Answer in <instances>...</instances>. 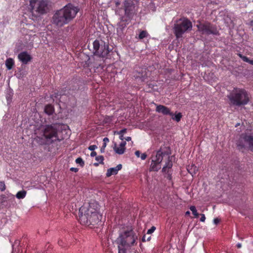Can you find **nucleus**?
<instances>
[{
    "label": "nucleus",
    "mask_w": 253,
    "mask_h": 253,
    "mask_svg": "<svg viewBox=\"0 0 253 253\" xmlns=\"http://www.w3.org/2000/svg\"><path fill=\"white\" fill-rule=\"evenodd\" d=\"M213 221L215 224H217L219 222V219L217 218H216L213 219Z\"/></svg>",
    "instance_id": "72a5a7b5"
},
{
    "label": "nucleus",
    "mask_w": 253,
    "mask_h": 253,
    "mask_svg": "<svg viewBox=\"0 0 253 253\" xmlns=\"http://www.w3.org/2000/svg\"><path fill=\"white\" fill-rule=\"evenodd\" d=\"M102 215L98 212V206L96 203L83 205L79 211V221L82 224L95 225L101 222Z\"/></svg>",
    "instance_id": "f257e3e1"
},
{
    "label": "nucleus",
    "mask_w": 253,
    "mask_h": 253,
    "mask_svg": "<svg viewBox=\"0 0 253 253\" xmlns=\"http://www.w3.org/2000/svg\"><path fill=\"white\" fill-rule=\"evenodd\" d=\"M96 153L95 152H92L90 154V156L91 157H94L95 156H96Z\"/></svg>",
    "instance_id": "58836bf2"
},
{
    "label": "nucleus",
    "mask_w": 253,
    "mask_h": 253,
    "mask_svg": "<svg viewBox=\"0 0 253 253\" xmlns=\"http://www.w3.org/2000/svg\"><path fill=\"white\" fill-rule=\"evenodd\" d=\"M169 116L171 117V119L172 120H175L177 122H179L182 118V114L181 113H178L174 114L172 112V115Z\"/></svg>",
    "instance_id": "aec40b11"
},
{
    "label": "nucleus",
    "mask_w": 253,
    "mask_h": 253,
    "mask_svg": "<svg viewBox=\"0 0 253 253\" xmlns=\"http://www.w3.org/2000/svg\"><path fill=\"white\" fill-rule=\"evenodd\" d=\"M126 145V141H122L119 145H117L116 143H115L114 146L113 147L114 150L117 154L122 155L124 154L125 151Z\"/></svg>",
    "instance_id": "ddd939ff"
},
{
    "label": "nucleus",
    "mask_w": 253,
    "mask_h": 253,
    "mask_svg": "<svg viewBox=\"0 0 253 253\" xmlns=\"http://www.w3.org/2000/svg\"><path fill=\"white\" fill-rule=\"evenodd\" d=\"M116 13L117 14H120V10H117V11H116Z\"/></svg>",
    "instance_id": "49530a36"
},
{
    "label": "nucleus",
    "mask_w": 253,
    "mask_h": 253,
    "mask_svg": "<svg viewBox=\"0 0 253 253\" xmlns=\"http://www.w3.org/2000/svg\"><path fill=\"white\" fill-rule=\"evenodd\" d=\"M18 58L22 63L26 64L31 61L32 57L27 52L23 51L18 54Z\"/></svg>",
    "instance_id": "f8f14e48"
},
{
    "label": "nucleus",
    "mask_w": 253,
    "mask_h": 253,
    "mask_svg": "<svg viewBox=\"0 0 253 253\" xmlns=\"http://www.w3.org/2000/svg\"><path fill=\"white\" fill-rule=\"evenodd\" d=\"M52 20L53 23L58 26H62L68 23L61 9L56 12L53 16Z\"/></svg>",
    "instance_id": "9b49d317"
},
{
    "label": "nucleus",
    "mask_w": 253,
    "mask_h": 253,
    "mask_svg": "<svg viewBox=\"0 0 253 253\" xmlns=\"http://www.w3.org/2000/svg\"><path fill=\"white\" fill-rule=\"evenodd\" d=\"M192 28V24L190 21L187 19H180L175 24L173 29L174 34L177 38L182 37L187 30Z\"/></svg>",
    "instance_id": "0eeeda50"
},
{
    "label": "nucleus",
    "mask_w": 253,
    "mask_h": 253,
    "mask_svg": "<svg viewBox=\"0 0 253 253\" xmlns=\"http://www.w3.org/2000/svg\"><path fill=\"white\" fill-rule=\"evenodd\" d=\"M47 0H31L30 6L34 14H42L46 12Z\"/></svg>",
    "instance_id": "6e6552de"
},
{
    "label": "nucleus",
    "mask_w": 253,
    "mask_h": 253,
    "mask_svg": "<svg viewBox=\"0 0 253 253\" xmlns=\"http://www.w3.org/2000/svg\"><path fill=\"white\" fill-rule=\"evenodd\" d=\"M140 157L141 160H144L146 158L147 155L145 153H143L141 155Z\"/></svg>",
    "instance_id": "2f4dec72"
},
{
    "label": "nucleus",
    "mask_w": 253,
    "mask_h": 253,
    "mask_svg": "<svg viewBox=\"0 0 253 253\" xmlns=\"http://www.w3.org/2000/svg\"><path fill=\"white\" fill-rule=\"evenodd\" d=\"M198 30L203 34H209L211 33V25L209 24H200L198 26Z\"/></svg>",
    "instance_id": "2eb2a0df"
},
{
    "label": "nucleus",
    "mask_w": 253,
    "mask_h": 253,
    "mask_svg": "<svg viewBox=\"0 0 253 253\" xmlns=\"http://www.w3.org/2000/svg\"><path fill=\"white\" fill-rule=\"evenodd\" d=\"M239 56L243 59L245 62H248L250 61V59L248 57L242 55L241 54H239Z\"/></svg>",
    "instance_id": "bb28decb"
},
{
    "label": "nucleus",
    "mask_w": 253,
    "mask_h": 253,
    "mask_svg": "<svg viewBox=\"0 0 253 253\" xmlns=\"http://www.w3.org/2000/svg\"><path fill=\"white\" fill-rule=\"evenodd\" d=\"M248 63H250L252 65H253V60H250L248 62Z\"/></svg>",
    "instance_id": "c03bdc74"
},
{
    "label": "nucleus",
    "mask_w": 253,
    "mask_h": 253,
    "mask_svg": "<svg viewBox=\"0 0 253 253\" xmlns=\"http://www.w3.org/2000/svg\"><path fill=\"white\" fill-rule=\"evenodd\" d=\"M97 148V146L95 145H90L88 147V149L90 151H93Z\"/></svg>",
    "instance_id": "c756f323"
},
{
    "label": "nucleus",
    "mask_w": 253,
    "mask_h": 253,
    "mask_svg": "<svg viewBox=\"0 0 253 253\" xmlns=\"http://www.w3.org/2000/svg\"><path fill=\"white\" fill-rule=\"evenodd\" d=\"M228 97L231 103L237 106L246 105L249 101L247 92L243 89H234Z\"/></svg>",
    "instance_id": "39448f33"
},
{
    "label": "nucleus",
    "mask_w": 253,
    "mask_h": 253,
    "mask_svg": "<svg viewBox=\"0 0 253 253\" xmlns=\"http://www.w3.org/2000/svg\"><path fill=\"white\" fill-rule=\"evenodd\" d=\"M96 160L99 163H102L104 160V158L102 156H99L96 157Z\"/></svg>",
    "instance_id": "c85d7f7f"
},
{
    "label": "nucleus",
    "mask_w": 253,
    "mask_h": 253,
    "mask_svg": "<svg viewBox=\"0 0 253 253\" xmlns=\"http://www.w3.org/2000/svg\"><path fill=\"white\" fill-rule=\"evenodd\" d=\"M125 16L121 17V21L118 24V27L117 29V34L121 36L123 34V29L126 25V22L130 19L134 9V5L126 1L125 3Z\"/></svg>",
    "instance_id": "423d86ee"
},
{
    "label": "nucleus",
    "mask_w": 253,
    "mask_h": 253,
    "mask_svg": "<svg viewBox=\"0 0 253 253\" xmlns=\"http://www.w3.org/2000/svg\"><path fill=\"white\" fill-rule=\"evenodd\" d=\"M201 217L200 218V221L201 222H205V220H206V217H205V214H201Z\"/></svg>",
    "instance_id": "7c9ffc66"
},
{
    "label": "nucleus",
    "mask_w": 253,
    "mask_h": 253,
    "mask_svg": "<svg viewBox=\"0 0 253 253\" xmlns=\"http://www.w3.org/2000/svg\"><path fill=\"white\" fill-rule=\"evenodd\" d=\"M135 154L137 157H139L140 156V152L139 151H135Z\"/></svg>",
    "instance_id": "c9c22d12"
},
{
    "label": "nucleus",
    "mask_w": 253,
    "mask_h": 253,
    "mask_svg": "<svg viewBox=\"0 0 253 253\" xmlns=\"http://www.w3.org/2000/svg\"><path fill=\"white\" fill-rule=\"evenodd\" d=\"M237 247L238 248H241V247H242V245H241V243H238V244H237Z\"/></svg>",
    "instance_id": "37998d69"
},
{
    "label": "nucleus",
    "mask_w": 253,
    "mask_h": 253,
    "mask_svg": "<svg viewBox=\"0 0 253 253\" xmlns=\"http://www.w3.org/2000/svg\"><path fill=\"white\" fill-rule=\"evenodd\" d=\"M44 112L48 115H51L54 112L53 107L51 105H46L44 108Z\"/></svg>",
    "instance_id": "6ab92c4d"
},
{
    "label": "nucleus",
    "mask_w": 253,
    "mask_h": 253,
    "mask_svg": "<svg viewBox=\"0 0 253 253\" xmlns=\"http://www.w3.org/2000/svg\"><path fill=\"white\" fill-rule=\"evenodd\" d=\"M156 111L158 113H162L164 115H172V112L170 111V110L169 108L162 105H157Z\"/></svg>",
    "instance_id": "4468645a"
},
{
    "label": "nucleus",
    "mask_w": 253,
    "mask_h": 253,
    "mask_svg": "<svg viewBox=\"0 0 253 253\" xmlns=\"http://www.w3.org/2000/svg\"><path fill=\"white\" fill-rule=\"evenodd\" d=\"M190 210H191V211L192 212V213L196 217H197L199 216V213L197 212V211L195 206H191L190 207Z\"/></svg>",
    "instance_id": "5701e85b"
},
{
    "label": "nucleus",
    "mask_w": 253,
    "mask_h": 253,
    "mask_svg": "<svg viewBox=\"0 0 253 253\" xmlns=\"http://www.w3.org/2000/svg\"><path fill=\"white\" fill-rule=\"evenodd\" d=\"M191 167H192V168H191V169H192V168H193L194 171H195V170H197V168H196V166H191Z\"/></svg>",
    "instance_id": "79ce46f5"
},
{
    "label": "nucleus",
    "mask_w": 253,
    "mask_h": 253,
    "mask_svg": "<svg viewBox=\"0 0 253 253\" xmlns=\"http://www.w3.org/2000/svg\"><path fill=\"white\" fill-rule=\"evenodd\" d=\"M138 236L131 229L121 233L116 240L119 253H125V250L137 244Z\"/></svg>",
    "instance_id": "f03ea898"
},
{
    "label": "nucleus",
    "mask_w": 253,
    "mask_h": 253,
    "mask_svg": "<svg viewBox=\"0 0 253 253\" xmlns=\"http://www.w3.org/2000/svg\"><path fill=\"white\" fill-rule=\"evenodd\" d=\"M119 135H120V136H119L120 139L122 140H123L124 139V134H119Z\"/></svg>",
    "instance_id": "4c0bfd02"
},
{
    "label": "nucleus",
    "mask_w": 253,
    "mask_h": 253,
    "mask_svg": "<svg viewBox=\"0 0 253 253\" xmlns=\"http://www.w3.org/2000/svg\"><path fill=\"white\" fill-rule=\"evenodd\" d=\"M185 214L186 215H189L190 214V211H186V213H185Z\"/></svg>",
    "instance_id": "a18cd8bd"
},
{
    "label": "nucleus",
    "mask_w": 253,
    "mask_h": 253,
    "mask_svg": "<svg viewBox=\"0 0 253 253\" xmlns=\"http://www.w3.org/2000/svg\"><path fill=\"white\" fill-rule=\"evenodd\" d=\"M14 64V60L11 58L7 59L5 61V65L8 70L11 69Z\"/></svg>",
    "instance_id": "a211bd4d"
},
{
    "label": "nucleus",
    "mask_w": 253,
    "mask_h": 253,
    "mask_svg": "<svg viewBox=\"0 0 253 253\" xmlns=\"http://www.w3.org/2000/svg\"><path fill=\"white\" fill-rule=\"evenodd\" d=\"M244 140L249 145V147L251 150H253V132L247 134L244 137Z\"/></svg>",
    "instance_id": "f3484780"
},
{
    "label": "nucleus",
    "mask_w": 253,
    "mask_h": 253,
    "mask_svg": "<svg viewBox=\"0 0 253 253\" xmlns=\"http://www.w3.org/2000/svg\"><path fill=\"white\" fill-rule=\"evenodd\" d=\"M103 141L104 143L107 144V143H108L109 140V139L107 137H105V138H103Z\"/></svg>",
    "instance_id": "f704fd0d"
},
{
    "label": "nucleus",
    "mask_w": 253,
    "mask_h": 253,
    "mask_svg": "<svg viewBox=\"0 0 253 253\" xmlns=\"http://www.w3.org/2000/svg\"><path fill=\"white\" fill-rule=\"evenodd\" d=\"M149 36L148 33L145 31H142L140 32L139 36L138 38L139 39H143L144 38H146Z\"/></svg>",
    "instance_id": "4be33fe9"
},
{
    "label": "nucleus",
    "mask_w": 253,
    "mask_h": 253,
    "mask_svg": "<svg viewBox=\"0 0 253 253\" xmlns=\"http://www.w3.org/2000/svg\"><path fill=\"white\" fill-rule=\"evenodd\" d=\"M125 139L127 141H131V138L130 137H127L125 138Z\"/></svg>",
    "instance_id": "ea45409f"
},
{
    "label": "nucleus",
    "mask_w": 253,
    "mask_h": 253,
    "mask_svg": "<svg viewBox=\"0 0 253 253\" xmlns=\"http://www.w3.org/2000/svg\"><path fill=\"white\" fill-rule=\"evenodd\" d=\"M126 130H127V129L125 128V129H122V130H120L119 131H115L114 132V133L115 134H124L125 133H126Z\"/></svg>",
    "instance_id": "a878e982"
},
{
    "label": "nucleus",
    "mask_w": 253,
    "mask_h": 253,
    "mask_svg": "<svg viewBox=\"0 0 253 253\" xmlns=\"http://www.w3.org/2000/svg\"><path fill=\"white\" fill-rule=\"evenodd\" d=\"M94 54L99 57H104L109 53L107 45H100L98 41H95L93 43Z\"/></svg>",
    "instance_id": "9d476101"
},
{
    "label": "nucleus",
    "mask_w": 253,
    "mask_h": 253,
    "mask_svg": "<svg viewBox=\"0 0 253 253\" xmlns=\"http://www.w3.org/2000/svg\"><path fill=\"white\" fill-rule=\"evenodd\" d=\"M26 194L25 190H21L17 193L16 197L18 199H22L26 197Z\"/></svg>",
    "instance_id": "412c9836"
},
{
    "label": "nucleus",
    "mask_w": 253,
    "mask_h": 253,
    "mask_svg": "<svg viewBox=\"0 0 253 253\" xmlns=\"http://www.w3.org/2000/svg\"><path fill=\"white\" fill-rule=\"evenodd\" d=\"M76 162L77 164H79L81 166H83L84 165V162L83 159L81 158H78L76 160Z\"/></svg>",
    "instance_id": "b1692460"
},
{
    "label": "nucleus",
    "mask_w": 253,
    "mask_h": 253,
    "mask_svg": "<svg viewBox=\"0 0 253 253\" xmlns=\"http://www.w3.org/2000/svg\"><path fill=\"white\" fill-rule=\"evenodd\" d=\"M35 139L41 144H43L45 140H53L57 137V130L54 126L47 125L41 126L35 130Z\"/></svg>",
    "instance_id": "20e7f679"
},
{
    "label": "nucleus",
    "mask_w": 253,
    "mask_h": 253,
    "mask_svg": "<svg viewBox=\"0 0 253 253\" xmlns=\"http://www.w3.org/2000/svg\"><path fill=\"white\" fill-rule=\"evenodd\" d=\"M5 189V185L3 181H0V190L4 191Z\"/></svg>",
    "instance_id": "393cba45"
},
{
    "label": "nucleus",
    "mask_w": 253,
    "mask_h": 253,
    "mask_svg": "<svg viewBox=\"0 0 253 253\" xmlns=\"http://www.w3.org/2000/svg\"><path fill=\"white\" fill-rule=\"evenodd\" d=\"M151 239V237L149 236L148 237L147 239L146 240V235H144L142 238V241H149Z\"/></svg>",
    "instance_id": "473e14b6"
},
{
    "label": "nucleus",
    "mask_w": 253,
    "mask_h": 253,
    "mask_svg": "<svg viewBox=\"0 0 253 253\" xmlns=\"http://www.w3.org/2000/svg\"><path fill=\"white\" fill-rule=\"evenodd\" d=\"M164 158L168 159V161L163 168V171L167 172L168 170L172 166V157L168 156L165 152L162 149L156 152L155 156L152 157V162L150 165V170L152 171H158L161 168V163Z\"/></svg>",
    "instance_id": "7ed1b4c3"
},
{
    "label": "nucleus",
    "mask_w": 253,
    "mask_h": 253,
    "mask_svg": "<svg viewBox=\"0 0 253 253\" xmlns=\"http://www.w3.org/2000/svg\"><path fill=\"white\" fill-rule=\"evenodd\" d=\"M61 10L68 22L75 17L79 11V9L77 7L70 4L66 5Z\"/></svg>",
    "instance_id": "1a4fd4ad"
},
{
    "label": "nucleus",
    "mask_w": 253,
    "mask_h": 253,
    "mask_svg": "<svg viewBox=\"0 0 253 253\" xmlns=\"http://www.w3.org/2000/svg\"><path fill=\"white\" fill-rule=\"evenodd\" d=\"M71 170L72 171H75V172H76V171H78V169H77V168H72L71 169Z\"/></svg>",
    "instance_id": "a19ab883"
},
{
    "label": "nucleus",
    "mask_w": 253,
    "mask_h": 253,
    "mask_svg": "<svg viewBox=\"0 0 253 253\" xmlns=\"http://www.w3.org/2000/svg\"><path fill=\"white\" fill-rule=\"evenodd\" d=\"M106 145H107L106 144L103 143V146H102V147L101 148V152L104 151V150L105 148L106 147Z\"/></svg>",
    "instance_id": "e433bc0d"
},
{
    "label": "nucleus",
    "mask_w": 253,
    "mask_h": 253,
    "mask_svg": "<svg viewBox=\"0 0 253 253\" xmlns=\"http://www.w3.org/2000/svg\"><path fill=\"white\" fill-rule=\"evenodd\" d=\"M120 3L119 2H116V5H119Z\"/></svg>",
    "instance_id": "de8ad7c7"
},
{
    "label": "nucleus",
    "mask_w": 253,
    "mask_h": 253,
    "mask_svg": "<svg viewBox=\"0 0 253 253\" xmlns=\"http://www.w3.org/2000/svg\"><path fill=\"white\" fill-rule=\"evenodd\" d=\"M155 230H156V227L155 226H152L150 229H149L147 231V233L148 234H151L152 233H153Z\"/></svg>",
    "instance_id": "cd10ccee"
},
{
    "label": "nucleus",
    "mask_w": 253,
    "mask_h": 253,
    "mask_svg": "<svg viewBox=\"0 0 253 253\" xmlns=\"http://www.w3.org/2000/svg\"><path fill=\"white\" fill-rule=\"evenodd\" d=\"M122 165L119 164L117 165L115 168H110L107 170V172L106 173V176L107 177H109L112 175L116 174L118 171L122 169Z\"/></svg>",
    "instance_id": "dca6fc26"
}]
</instances>
